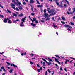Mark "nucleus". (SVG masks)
<instances>
[{"label": "nucleus", "instance_id": "obj_1", "mask_svg": "<svg viewBox=\"0 0 75 75\" xmlns=\"http://www.w3.org/2000/svg\"><path fill=\"white\" fill-rule=\"evenodd\" d=\"M25 19H26V17L25 16L24 18H22V19H21V21H22L21 22V23L20 25L21 27H23L24 25V24H23V23H25Z\"/></svg>", "mask_w": 75, "mask_h": 75}, {"label": "nucleus", "instance_id": "obj_2", "mask_svg": "<svg viewBox=\"0 0 75 75\" xmlns=\"http://www.w3.org/2000/svg\"><path fill=\"white\" fill-rule=\"evenodd\" d=\"M59 1L58 0H55V2H56V3L57 4V6H58V7H62L63 6H62V3H61L60 4V5H59V2H58Z\"/></svg>", "mask_w": 75, "mask_h": 75}, {"label": "nucleus", "instance_id": "obj_3", "mask_svg": "<svg viewBox=\"0 0 75 75\" xmlns=\"http://www.w3.org/2000/svg\"><path fill=\"white\" fill-rule=\"evenodd\" d=\"M37 19L35 18L34 17L33 18V19L32 20V22H34L35 21L36 23H38V21L36 20Z\"/></svg>", "mask_w": 75, "mask_h": 75}, {"label": "nucleus", "instance_id": "obj_4", "mask_svg": "<svg viewBox=\"0 0 75 75\" xmlns=\"http://www.w3.org/2000/svg\"><path fill=\"white\" fill-rule=\"evenodd\" d=\"M10 4L11 7H12V8H13V9H15V4H16L11 3Z\"/></svg>", "mask_w": 75, "mask_h": 75}, {"label": "nucleus", "instance_id": "obj_5", "mask_svg": "<svg viewBox=\"0 0 75 75\" xmlns=\"http://www.w3.org/2000/svg\"><path fill=\"white\" fill-rule=\"evenodd\" d=\"M16 2L18 3V4L16 2L15 3V4H16L17 6H18V5H20L21 4V2H18V0H16Z\"/></svg>", "mask_w": 75, "mask_h": 75}, {"label": "nucleus", "instance_id": "obj_6", "mask_svg": "<svg viewBox=\"0 0 75 75\" xmlns=\"http://www.w3.org/2000/svg\"><path fill=\"white\" fill-rule=\"evenodd\" d=\"M43 16L44 17H45V18H47V17L48 16V14L47 13H44Z\"/></svg>", "mask_w": 75, "mask_h": 75}, {"label": "nucleus", "instance_id": "obj_7", "mask_svg": "<svg viewBox=\"0 0 75 75\" xmlns=\"http://www.w3.org/2000/svg\"><path fill=\"white\" fill-rule=\"evenodd\" d=\"M9 20L8 18H5L4 20V23H7V20Z\"/></svg>", "mask_w": 75, "mask_h": 75}, {"label": "nucleus", "instance_id": "obj_8", "mask_svg": "<svg viewBox=\"0 0 75 75\" xmlns=\"http://www.w3.org/2000/svg\"><path fill=\"white\" fill-rule=\"evenodd\" d=\"M55 12H57L56 11H55L54 10V9H52L50 10V13H55Z\"/></svg>", "mask_w": 75, "mask_h": 75}, {"label": "nucleus", "instance_id": "obj_9", "mask_svg": "<svg viewBox=\"0 0 75 75\" xmlns=\"http://www.w3.org/2000/svg\"><path fill=\"white\" fill-rule=\"evenodd\" d=\"M37 6L38 7H40V8H41V7H43V5H38Z\"/></svg>", "mask_w": 75, "mask_h": 75}, {"label": "nucleus", "instance_id": "obj_10", "mask_svg": "<svg viewBox=\"0 0 75 75\" xmlns=\"http://www.w3.org/2000/svg\"><path fill=\"white\" fill-rule=\"evenodd\" d=\"M55 14H57V12H55L54 13H52L51 14H50L49 15V17H50L51 15L54 16V15H55Z\"/></svg>", "mask_w": 75, "mask_h": 75}, {"label": "nucleus", "instance_id": "obj_11", "mask_svg": "<svg viewBox=\"0 0 75 75\" xmlns=\"http://www.w3.org/2000/svg\"><path fill=\"white\" fill-rule=\"evenodd\" d=\"M19 17H23L24 16V14L23 13H21L20 14L18 15Z\"/></svg>", "mask_w": 75, "mask_h": 75}, {"label": "nucleus", "instance_id": "obj_12", "mask_svg": "<svg viewBox=\"0 0 75 75\" xmlns=\"http://www.w3.org/2000/svg\"><path fill=\"white\" fill-rule=\"evenodd\" d=\"M30 3H34V1L33 0H30Z\"/></svg>", "mask_w": 75, "mask_h": 75}, {"label": "nucleus", "instance_id": "obj_13", "mask_svg": "<svg viewBox=\"0 0 75 75\" xmlns=\"http://www.w3.org/2000/svg\"><path fill=\"white\" fill-rule=\"evenodd\" d=\"M11 66H13V67H18L17 66H16V65H15V64H11Z\"/></svg>", "mask_w": 75, "mask_h": 75}, {"label": "nucleus", "instance_id": "obj_14", "mask_svg": "<svg viewBox=\"0 0 75 75\" xmlns=\"http://www.w3.org/2000/svg\"><path fill=\"white\" fill-rule=\"evenodd\" d=\"M5 11H6V12H7V13H11V12L8 9L5 10Z\"/></svg>", "mask_w": 75, "mask_h": 75}, {"label": "nucleus", "instance_id": "obj_15", "mask_svg": "<svg viewBox=\"0 0 75 75\" xmlns=\"http://www.w3.org/2000/svg\"><path fill=\"white\" fill-rule=\"evenodd\" d=\"M46 63L48 65H51V64H52V63L51 62L49 63L48 62H47Z\"/></svg>", "mask_w": 75, "mask_h": 75}, {"label": "nucleus", "instance_id": "obj_16", "mask_svg": "<svg viewBox=\"0 0 75 75\" xmlns=\"http://www.w3.org/2000/svg\"><path fill=\"white\" fill-rule=\"evenodd\" d=\"M12 15L13 16H15V17H17V15L15 13H12Z\"/></svg>", "mask_w": 75, "mask_h": 75}, {"label": "nucleus", "instance_id": "obj_17", "mask_svg": "<svg viewBox=\"0 0 75 75\" xmlns=\"http://www.w3.org/2000/svg\"><path fill=\"white\" fill-rule=\"evenodd\" d=\"M18 8L20 10H23V8L21 6H19L18 7Z\"/></svg>", "mask_w": 75, "mask_h": 75}, {"label": "nucleus", "instance_id": "obj_18", "mask_svg": "<svg viewBox=\"0 0 75 75\" xmlns=\"http://www.w3.org/2000/svg\"><path fill=\"white\" fill-rule=\"evenodd\" d=\"M47 9V11L48 13H50V8H48Z\"/></svg>", "mask_w": 75, "mask_h": 75}, {"label": "nucleus", "instance_id": "obj_19", "mask_svg": "<svg viewBox=\"0 0 75 75\" xmlns=\"http://www.w3.org/2000/svg\"><path fill=\"white\" fill-rule=\"evenodd\" d=\"M14 10H16V11H19V9L18 8H15V9H14Z\"/></svg>", "mask_w": 75, "mask_h": 75}, {"label": "nucleus", "instance_id": "obj_20", "mask_svg": "<svg viewBox=\"0 0 75 75\" xmlns=\"http://www.w3.org/2000/svg\"><path fill=\"white\" fill-rule=\"evenodd\" d=\"M62 20H64V21L65 20V17H64L63 16H62Z\"/></svg>", "mask_w": 75, "mask_h": 75}, {"label": "nucleus", "instance_id": "obj_21", "mask_svg": "<svg viewBox=\"0 0 75 75\" xmlns=\"http://www.w3.org/2000/svg\"><path fill=\"white\" fill-rule=\"evenodd\" d=\"M65 1H66V3L68 4V5H69V3L68 1H67V0H65Z\"/></svg>", "mask_w": 75, "mask_h": 75}, {"label": "nucleus", "instance_id": "obj_22", "mask_svg": "<svg viewBox=\"0 0 75 75\" xmlns=\"http://www.w3.org/2000/svg\"><path fill=\"white\" fill-rule=\"evenodd\" d=\"M31 25H32V26H33V27H35V25L33 24V23H31Z\"/></svg>", "mask_w": 75, "mask_h": 75}, {"label": "nucleus", "instance_id": "obj_23", "mask_svg": "<svg viewBox=\"0 0 75 75\" xmlns=\"http://www.w3.org/2000/svg\"><path fill=\"white\" fill-rule=\"evenodd\" d=\"M69 26V25H64V27H68Z\"/></svg>", "mask_w": 75, "mask_h": 75}, {"label": "nucleus", "instance_id": "obj_24", "mask_svg": "<svg viewBox=\"0 0 75 75\" xmlns=\"http://www.w3.org/2000/svg\"><path fill=\"white\" fill-rule=\"evenodd\" d=\"M47 20H48L49 21H50V19L49 18H47V19H46V21H47Z\"/></svg>", "mask_w": 75, "mask_h": 75}, {"label": "nucleus", "instance_id": "obj_25", "mask_svg": "<svg viewBox=\"0 0 75 75\" xmlns=\"http://www.w3.org/2000/svg\"><path fill=\"white\" fill-rule=\"evenodd\" d=\"M40 22H42V23H44L45 21H43L42 20H40Z\"/></svg>", "mask_w": 75, "mask_h": 75}, {"label": "nucleus", "instance_id": "obj_26", "mask_svg": "<svg viewBox=\"0 0 75 75\" xmlns=\"http://www.w3.org/2000/svg\"><path fill=\"white\" fill-rule=\"evenodd\" d=\"M13 69H11L9 71V72L10 73H12V72H13Z\"/></svg>", "mask_w": 75, "mask_h": 75}, {"label": "nucleus", "instance_id": "obj_27", "mask_svg": "<svg viewBox=\"0 0 75 75\" xmlns=\"http://www.w3.org/2000/svg\"><path fill=\"white\" fill-rule=\"evenodd\" d=\"M22 3L23 4V5H26V3L25 2H22Z\"/></svg>", "mask_w": 75, "mask_h": 75}, {"label": "nucleus", "instance_id": "obj_28", "mask_svg": "<svg viewBox=\"0 0 75 75\" xmlns=\"http://www.w3.org/2000/svg\"><path fill=\"white\" fill-rule=\"evenodd\" d=\"M55 61L57 62H58L59 61L58 60V59H56V58H55Z\"/></svg>", "mask_w": 75, "mask_h": 75}, {"label": "nucleus", "instance_id": "obj_29", "mask_svg": "<svg viewBox=\"0 0 75 75\" xmlns=\"http://www.w3.org/2000/svg\"><path fill=\"white\" fill-rule=\"evenodd\" d=\"M70 24H71V25H74V23L71 22H70Z\"/></svg>", "mask_w": 75, "mask_h": 75}, {"label": "nucleus", "instance_id": "obj_30", "mask_svg": "<svg viewBox=\"0 0 75 75\" xmlns=\"http://www.w3.org/2000/svg\"><path fill=\"white\" fill-rule=\"evenodd\" d=\"M11 23H12V22H11V20H9L8 22V23H9V24H11Z\"/></svg>", "mask_w": 75, "mask_h": 75}, {"label": "nucleus", "instance_id": "obj_31", "mask_svg": "<svg viewBox=\"0 0 75 75\" xmlns=\"http://www.w3.org/2000/svg\"><path fill=\"white\" fill-rule=\"evenodd\" d=\"M0 17H1V18H3V17H4V16L2 15H0Z\"/></svg>", "mask_w": 75, "mask_h": 75}, {"label": "nucleus", "instance_id": "obj_32", "mask_svg": "<svg viewBox=\"0 0 75 75\" xmlns=\"http://www.w3.org/2000/svg\"><path fill=\"white\" fill-rule=\"evenodd\" d=\"M44 12V13H46V12H47V10H46V9H45L43 11Z\"/></svg>", "mask_w": 75, "mask_h": 75}, {"label": "nucleus", "instance_id": "obj_33", "mask_svg": "<svg viewBox=\"0 0 75 75\" xmlns=\"http://www.w3.org/2000/svg\"><path fill=\"white\" fill-rule=\"evenodd\" d=\"M37 71H38V72H40L41 71L40 70V69H38Z\"/></svg>", "mask_w": 75, "mask_h": 75}, {"label": "nucleus", "instance_id": "obj_34", "mask_svg": "<svg viewBox=\"0 0 75 75\" xmlns=\"http://www.w3.org/2000/svg\"><path fill=\"white\" fill-rule=\"evenodd\" d=\"M35 14V13H31V15H32V16H34Z\"/></svg>", "mask_w": 75, "mask_h": 75}, {"label": "nucleus", "instance_id": "obj_35", "mask_svg": "<svg viewBox=\"0 0 75 75\" xmlns=\"http://www.w3.org/2000/svg\"><path fill=\"white\" fill-rule=\"evenodd\" d=\"M64 7H65V8L67 7V5L65 4H64Z\"/></svg>", "mask_w": 75, "mask_h": 75}, {"label": "nucleus", "instance_id": "obj_36", "mask_svg": "<svg viewBox=\"0 0 75 75\" xmlns=\"http://www.w3.org/2000/svg\"><path fill=\"white\" fill-rule=\"evenodd\" d=\"M20 21V20L19 19H16V20H15L14 21L15 22V21Z\"/></svg>", "mask_w": 75, "mask_h": 75}, {"label": "nucleus", "instance_id": "obj_37", "mask_svg": "<svg viewBox=\"0 0 75 75\" xmlns=\"http://www.w3.org/2000/svg\"><path fill=\"white\" fill-rule=\"evenodd\" d=\"M73 12L74 13H75V8H73Z\"/></svg>", "mask_w": 75, "mask_h": 75}, {"label": "nucleus", "instance_id": "obj_38", "mask_svg": "<svg viewBox=\"0 0 75 75\" xmlns=\"http://www.w3.org/2000/svg\"><path fill=\"white\" fill-rule=\"evenodd\" d=\"M36 0L37 1V3H38L39 4H40V2H39V1H38V0Z\"/></svg>", "mask_w": 75, "mask_h": 75}, {"label": "nucleus", "instance_id": "obj_39", "mask_svg": "<svg viewBox=\"0 0 75 75\" xmlns=\"http://www.w3.org/2000/svg\"><path fill=\"white\" fill-rule=\"evenodd\" d=\"M1 69H3L4 68V67L3 66H2V67H1Z\"/></svg>", "mask_w": 75, "mask_h": 75}, {"label": "nucleus", "instance_id": "obj_40", "mask_svg": "<svg viewBox=\"0 0 75 75\" xmlns=\"http://www.w3.org/2000/svg\"><path fill=\"white\" fill-rule=\"evenodd\" d=\"M55 56H56V57H57L59 58H60V57H59V56L58 55H56Z\"/></svg>", "mask_w": 75, "mask_h": 75}, {"label": "nucleus", "instance_id": "obj_41", "mask_svg": "<svg viewBox=\"0 0 75 75\" xmlns=\"http://www.w3.org/2000/svg\"><path fill=\"white\" fill-rule=\"evenodd\" d=\"M61 23H62L63 24H65V22L64 21H61Z\"/></svg>", "mask_w": 75, "mask_h": 75}, {"label": "nucleus", "instance_id": "obj_42", "mask_svg": "<svg viewBox=\"0 0 75 75\" xmlns=\"http://www.w3.org/2000/svg\"><path fill=\"white\" fill-rule=\"evenodd\" d=\"M12 2L13 3H14V4H15V3H16V2H15V0H12Z\"/></svg>", "mask_w": 75, "mask_h": 75}, {"label": "nucleus", "instance_id": "obj_43", "mask_svg": "<svg viewBox=\"0 0 75 75\" xmlns=\"http://www.w3.org/2000/svg\"><path fill=\"white\" fill-rule=\"evenodd\" d=\"M68 27H69L70 28H72V27L71 26H69V25Z\"/></svg>", "mask_w": 75, "mask_h": 75}, {"label": "nucleus", "instance_id": "obj_44", "mask_svg": "<svg viewBox=\"0 0 75 75\" xmlns=\"http://www.w3.org/2000/svg\"><path fill=\"white\" fill-rule=\"evenodd\" d=\"M6 63H7L8 64V65H10V64L7 62H6Z\"/></svg>", "mask_w": 75, "mask_h": 75}, {"label": "nucleus", "instance_id": "obj_45", "mask_svg": "<svg viewBox=\"0 0 75 75\" xmlns=\"http://www.w3.org/2000/svg\"><path fill=\"white\" fill-rule=\"evenodd\" d=\"M30 63L31 65H33V63L32 62H30Z\"/></svg>", "mask_w": 75, "mask_h": 75}, {"label": "nucleus", "instance_id": "obj_46", "mask_svg": "<svg viewBox=\"0 0 75 75\" xmlns=\"http://www.w3.org/2000/svg\"><path fill=\"white\" fill-rule=\"evenodd\" d=\"M54 17H53L52 18V19L53 20H54V21H55V20H54Z\"/></svg>", "mask_w": 75, "mask_h": 75}, {"label": "nucleus", "instance_id": "obj_47", "mask_svg": "<svg viewBox=\"0 0 75 75\" xmlns=\"http://www.w3.org/2000/svg\"><path fill=\"white\" fill-rule=\"evenodd\" d=\"M0 7H1V8H3V6H1V4H0Z\"/></svg>", "mask_w": 75, "mask_h": 75}, {"label": "nucleus", "instance_id": "obj_48", "mask_svg": "<svg viewBox=\"0 0 75 75\" xmlns=\"http://www.w3.org/2000/svg\"><path fill=\"white\" fill-rule=\"evenodd\" d=\"M48 59H49V62H50L51 61V59H49V58H48Z\"/></svg>", "mask_w": 75, "mask_h": 75}, {"label": "nucleus", "instance_id": "obj_49", "mask_svg": "<svg viewBox=\"0 0 75 75\" xmlns=\"http://www.w3.org/2000/svg\"><path fill=\"white\" fill-rule=\"evenodd\" d=\"M70 58H71V59H74V60H75V58H74L73 57H70Z\"/></svg>", "mask_w": 75, "mask_h": 75}, {"label": "nucleus", "instance_id": "obj_50", "mask_svg": "<svg viewBox=\"0 0 75 75\" xmlns=\"http://www.w3.org/2000/svg\"><path fill=\"white\" fill-rule=\"evenodd\" d=\"M33 9H34V8H33V7H31V10H32V11H33Z\"/></svg>", "mask_w": 75, "mask_h": 75}, {"label": "nucleus", "instance_id": "obj_51", "mask_svg": "<svg viewBox=\"0 0 75 75\" xmlns=\"http://www.w3.org/2000/svg\"><path fill=\"white\" fill-rule=\"evenodd\" d=\"M67 14H70V13L68 12H67Z\"/></svg>", "mask_w": 75, "mask_h": 75}, {"label": "nucleus", "instance_id": "obj_52", "mask_svg": "<svg viewBox=\"0 0 75 75\" xmlns=\"http://www.w3.org/2000/svg\"><path fill=\"white\" fill-rule=\"evenodd\" d=\"M37 67H39V68H40V66L39 64H37Z\"/></svg>", "mask_w": 75, "mask_h": 75}, {"label": "nucleus", "instance_id": "obj_53", "mask_svg": "<svg viewBox=\"0 0 75 75\" xmlns=\"http://www.w3.org/2000/svg\"><path fill=\"white\" fill-rule=\"evenodd\" d=\"M48 71L49 73H51V71H50V70L48 69Z\"/></svg>", "mask_w": 75, "mask_h": 75}, {"label": "nucleus", "instance_id": "obj_54", "mask_svg": "<svg viewBox=\"0 0 75 75\" xmlns=\"http://www.w3.org/2000/svg\"><path fill=\"white\" fill-rule=\"evenodd\" d=\"M59 20H61V18H60V17H59V18H58V19L57 20L58 21Z\"/></svg>", "mask_w": 75, "mask_h": 75}, {"label": "nucleus", "instance_id": "obj_55", "mask_svg": "<svg viewBox=\"0 0 75 75\" xmlns=\"http://www.w3.org/2000/svg\"><path fill=\"white\" fill-rule=\"evenodd\" d=\"M60 71H62V67H60Z\"/></svg>", "mask_w": 75, "mask_h": 75}, {"label": "nucleus", "instance_id": "obj_56", "mask_svg": "<svg viewBox=\"0 0 75 75\" xmlns=\"http://www.w3.org/2000/svg\"><path fill=\"white\" fill-rule=\"evenodd\" d=\"M21 55H22V56H23L24 55V53H21Z\"/></svg>", "mask_w": 75, "mask_h": 75}, {"label": "nucleus", "instance_id": "obj_57", "mask_svg": "<svg viewBox=\"0 0 75 75\" xmlns=\"http://www.w3.org/2000/svg\"><path fill=\"white\" fill-rule=\"evenodd\" d=\"M29 18H30V19L31 20V21H32V19L31 18V17H30V16H29Z\"/></svg>", "mask_w": 75, "mask_h": 75}, {"label": "nucleus", "instance_id": "obj_58", "mask_svg": "<svg viewBox=\"0 0 75 75\" xmlns=\"http://www.w3.org/2000/svg\"><path fill=\"white\" fill-rule=\"evenodd\" d=\"M43 66H44V65H45V62H43Z\"/></svg>", "mask_w": 75, "mask_h": 75}, {"label": "nucleus", "instance_id": "obj_59", "mask_svg": "<svg viewBox=\"0 0 75 75\" xmlns=\"http://www.w3.org/2000/svg\"><path fill=\"white\" fill-rule=\"evenodd\" d=\"M35 11H38V10H37V9H35Z\"/></svg>", "mask_w": 75, "mask_h": 75}, {"label": "nucleus", "instance_id": "obj_60", "mask_svg": "<svg viewBox=\"0 0 75 75\" xmlns=\"http://www.w3.org/2000/svg\"><path fill=\"white\" fill-rule=\"evenodd\" d=\"M67 30L68 31H71V30L70 29H69V28H68Z\"/></svg>", "mask_w": 75, "mask_h": 75}, {"label": "nucleus", "instance_id": "obj_61", "mask_svg": "<svg viewBox=\"0 0 75 75\" xmlns=\"http://www.w3.org/2000/svg\"><path fill=\"white\" fill-rule=\"evenodd\" d=\"M73 19L74 20V19H75V16H73Z\"/></svg>", "mask_w": 75, "mask_h": 75}, {"label": "nucleus", "instance_id": "obj_62", "mask_svg": "<svg viewBox=\"0 0 75 75\" xmlns=\"http://www.w3.org/2000/svg\"><path fill=\"white\" fill-rule=\"evenodd\" d=\"M40 11H41L42 12V11H43V10H42V9H40Z\"/></svg>", "mask_w": 75, "mask_h": 75}, {"label": "nucleus", "instance_id": "obj_63", "mask_svg": "<svg viewBox=\"0 0 75 75\" xmlns=\"http://www.w3.org/2000/svg\"><path fill=\"white\" fill-rule=\"evenodd\" d=\"M47 71H46V72L45 73V75H47Z\"/></svg>", "mask_w": 75, "mask_h": 75}, {"label": "nucleus", "instance_id": "obj_64", "mask_svg": "<svg viewBox=\"0 0 75 75\" xmlns=\"http://www.w3.org/2000/svg\"><path fill=\"white\" fill-rule=\"evenodd\" d=\"M73 75H75V72H74L73 73Z\"/></svg>", "mask_w": 75, "mask_h": 75}]
</instances>
